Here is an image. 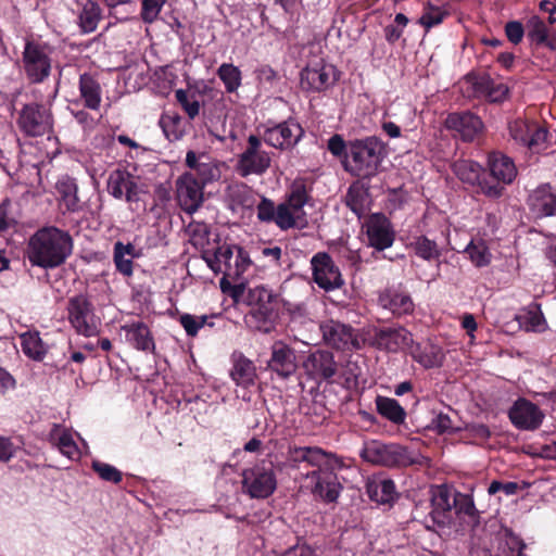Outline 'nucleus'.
<instances>
[{"label":"nucleus","instance_id":"1","mask_svg":"<svg viewBox=\"0 0 556 556\" xmlns=\"http://www.w3.org/2000/svg\"><path fill=\"white\" fill-rule=\"evenodd\" d=\"M73 238L68 231L55 226L38 229L28 241L27 256L33 266L54 269L72 255Z\"/></svg>","mask_w":556,"mask_h":556},{"label":"nucleus","instance_id":"2","mask_svg":"<svg viewBox=\"0 0 556 556\" xmlns=\"http://www.w3.org/2000/svg\"><path fill=\"white\" fill-rule=\"evenodd\" d=\"M388 155L387 143L377 136L350 140L349 160H342L346 173L369 180L381 170Z\"/></svg>","mask_w":556,"mask_h":556},{"label":"nucleus","instance_id":"3","mask_svg":"<svg viewBox=\"0 0 556 556\" xmlns=\"http://www.w3.org/2000/svg\"><path fill=\"white\" fill-rule=\"evenodd\" d=\"M245 301L250 306V311L244 316L247 326L266 334L275 331L280 313L278 294L264 286H256L248 290Z\"/></svg>","mask_w":556,"mask_h":556},{"label":"nucleus","instance_id":"4","mask_svg":"<svg viewBox=\"0 0 556 556\" xmlns=\"http://www.w3.org/2000/svg\"><path fill=\"white\" fill-rule=\"evenodd\" d=\"M361 457L372 465L396 468L424 466L428 463L427 457L406 446L396 443H382L377 440L369 441L364 445Z\"/></svg>","mask_w":556,"mask_h":556},{"label":"nucleus","instance_id":"5","mask_svg":"<svg viewBox=\"0 0 556 556\" xmlns=\"http://www.w3.org/2000/svg\"><path fill=\"white\" fill-rule=\"evenodd\" d=\"M242 491L251 498L264 500L277 489V476L271 460L262 459L242 471Z\"/></svg>","mask_w":556,"mask_h":556},{"label":"nucleus","instance_id":"6","mask_svg":"<svg viewBox=\"0 0 556 556\" xmlns=\"http://www.w3.org/2000/svg\"><path fill=\"white\" fill-rule=\"evenodd\" d=\"M53 48L39 38L26 37L23 51V67L28 80L42 83L51 72Z\"/></svg>","mask_w":556,"mask_h":556},{"label":"nucleus","instance_id":"7","mask_svg":"<svg viewBox=\"0 0 556 556\" xmlns=\"http://www.w3.org/2000/svg\"><path fill=\"white\" fill-rule=\"evenodd\" d=\"M271 164L269 152L263 149L262 139L256 135H250L247 147L238 156L236 164L237 174L245 178L251 175L263 176Z\"/></svg>","mask_w":556,"mask_h":556},{"label":"nucleus","instance_id":"8","mask_svg":"<svg viewBox=\"0 0 556 556\" xmlns=\"http://www.w3.org/2000/svg\"><path fill=\"white\" fill-rule=\"evenodd\" d=\"M16 125L27 137H41L52 131L53 115L42 103L24 104L18 112Z\"/></svg>","mask_w":556,"mask_h":556},{"label":"nucleus","instance_id":"9","mask_svg":"<svg viewBox=\"0 0 556 556\" xmlns=\"http://www.w3.org/2000/svg\"><path fill=\"white\" fill-rule=\"evenodd\" d=\"M303 369L307 377L318 384L321 382L332 384L339 375V363L332 352L317 349L306 356L303 362Z\"/></svg>","mask_w":556,"mask_h":556},{"label":"nucleus","instance_id":"10","mask_svg":"<svg viewBox=\"0 0 556 556\" xmlns=\"http://www.w3.org/2000/svg\"><path fill=\"white\" fill-rule=\"evenodd\" d=\"M454 174L468 185H478L482 194L488 198L497 199L503 194L504 186L498 182H490L485 177L482 166L470 160H459L453 165Z\"/></svg>","mask_w":556,"mask_h":556},{"label":"nucleus","instance_id":"11","mask_svg":"<svg viewBox=\"0 0 556 556\" xmlns=\"http://www.w3.org/2000/svg\"><path fill=\"white\" fill-rule=\"evenodd\" d=\"M337 81V70L319 58L309 61L301 71L300 84L305 91L321 92L330 88Z\"/></svg>","mask_w":556,"mask_h":556},{"label":"nucleus","instance_id":"12","mask_svg":"<svg viewBox=\"0 0 556 556\" xmlns=\"http://www.w3.org/2000/svg\"><path fill=\"white\" fill-rule=\"evenodd\" d=\"M305 131L294 118L267 125L263 134V140L268 146L280 151L292 150L303 138Z\"/></svg>","mask_w":556,"mask_h":556},{"label":"nucleus","instance_id":"13","mask_svg":"<svg viewBox=\"0 0 556 556\" xmlns=\"http://www.w3.org/2000/svg\"><path fill=\"white\" fill-rule=\"evenodd\" d=\"M68 321L78 334L92 337L98 332L93 305L86 295L79 294L67 302Z\"/></svg>","mask_w":556,"mask_h":556},{"label":"nucleus","instance_id":"14","mask_svg":"<svg viewBox=\"0 0 556 556\" xmlns=\"http://www.w3.org/2000/svg\"><path fill=\"white\" fill-rule=\"evenodd\" d=\"M306 478L309 480L307 488L315 498L327 504L338 501L343 486L333 470L328 467L313 469L306 473Z\"/></svg>","mask_w":556,"mask_h":556},{"label":"nucleus","instance_id":"15","mask_svg":"<svg viewBox=\"0 0 556 556\" xmlns=\"http://www.w3.org/2000/svg\"><path fill=\"white\" fill-rule=\"evenodd\" d=\"M311 268L314 282L325 291L340 289L344 279L331 255L327 252H317L311 258Z\"/></svg>","mask_w":556,"mask_h":556},{"label":"nucleus","instance_id":"16","mask_svg":"<svg viewBox=\"0 0 556 556\" xmlns=\"http://www.w3.org/2000/svg\"><path fill=\"white\" fill-rule=\"evenodd\" d=\"M325 343L338 351H354L362 348L355 329L346 324L329 319L319 326Z\"/></svg>","mask_w":556,"mask_h":556},{"label":"nucleus","instance_id":"17","mask_svg":"<svg viewBox=\"0 0 556 556\" xmlns=\"http://www.w3.org/2000/svg\"><path fill=\"white\" fill-rule=\"evenodd\" d=\"M444 126L454 134V137L465 142L478 139L484 130L481 117L471 111L450 113L445 118Z\"/></svg>","mask_w":556,"mask_h":556},{"label":"nucleus","instance_id":"18","mask_svg":"<svg viewBox=\"0 0 556 556\" xmlns=\"http://www.w3.org/2000/svg\"><path fill=\"white\" fill-rule=\"evenodd\" d=\"M368 245L377 251H384L392 247L395 231L391 220L383 213L370 214L363 225Z\"/></svg>","mask_w":556,"mask_h":556},{"label":"nucleus","instance_id":"19","mask_svg":"<svg viewBox=\"0 0 556 556\" xmlns=\"http://www.w3.org/2000/svg\"><path fill=\"white\" fill-rule=\"evenodd\" d=\"M545 415L542 409L525 397H518L508 409V418L515 428L526 431L539 429Z\"/></svg>","mask_w":556,"mask_h":556},{"label":"nucleus","instance_id":"20","mask_svg":"<svg viewBox=\"0 0 556 556\" xmlns=\"http://www.w3.org/2000/svg\"><path fill=\"white\" fill-rule=\"evenodd\" d=\"M205 186L197 181L194 174H182L176 180L177 200L186 213L193 214L203 203Z\"/></svg>","mask_w":556,"mask_h":556},{"label":"nucleus","instance_id":"21","mask_svg":"<svg viewBox=\"0 0 556 556\" xmlns=\"http://www.w3.org/2000/svg\"><path fill=\"white\" fill-rule=\"evenodd\" d=\"M267 367L282 379L293 376L298 368L294 349L283 341H275L270 349Z\"/></svg>","mask_w":556,"mask_h":556},{"label":"nucleus","instance_id":"22","mask_svg":"<svg viewBox=\"0 0 556 556\" xmlns=\"http://www.w3.org/2000/svg\"><path fill=\"white\" fill-rule=\"evenodd\" d=\"M108 192L115 199L123 198L128 202L139 201V186L134 175L126 169H115L110 173L106 182Z\"/></svg>","mask_w":556,"mask_h":556},{"label":"nucleus","instance_id":"23","mask_svg":"<svg viewBox=\"0 0 556 556\" xmlns=\"http://www.w3.org/2000/svg\"><path fill=\"white\" fill-rule=\"evenodd\" d=\"M413 343V334L404 327L379 328L372 337V345L377 349L390 353H396L400 350H409Z\"/></svg>","mask_w":556,"mask_h":556},{"label":"nucleus","instance_id":"24","mask_svg":"<svg viewBox=\"0 0 556 556\" xmlns=\"http://www.w3.org/2000/svg\"><path fill=\"white\" fill-rule=\"evenodd\" d=\"M488 168L490 182H498L501 186L511 184L517 176L513 159L498 151L489 154Z\"/></svg>","mask_w":556,"mask_h":556},{"label":"nucleus","instance_id":"25","mask_svg":"<svg viewBox=\"0 0 556 556\" xmlns=\"http://www.w3.org/2000/svg\"><path fill=\"white\" fill-rule=\"evenodd\" d=\"M58 200L61 206L68 213H79L85 208V203L78 195V185L75 178L64 175L55 182Z\"/></svg>","mask_w":556,"mask_h":556},{"label":"nucleus","instance_id":"26","mask_svg":"<svg viewBox=\"0 0 556 556\" xmlns=\"http://www.w3.org/2000/svg\"><path fill=\"white\" fill-rule=\"evenodd\" d=\"M186 165L190 172L186 174H194L197 181L203 186L218 178V168L213 164L211 157L205 154H197L190 150L186 155Z\"/></svg>","mask_w":556,"mask_h":556},{"label":"nucleus","instance_id":"27","mask_svg":"<svg viewBox=\"0 0 556 556\" xmlns=\"http://www.w3.org/2000/svg\"><path fill=\"white\" fill-rule=\"evenodd\" d=\"M231 363L230 378L238 387L248 389L256 383V366L243 353L233 352Z\"/></svg>","mask_w":556,"mask_h":556},{"label":"nucleus","instance_id":"28","mask_svg":"<svg viewBox=\"0 0 556 556\" xmlns=\"http://www.w3.org/2000/svg\"><path fill=\"white\" fill-rule=\"evenodd\" d=\"M528 205L539 216H555L556 192L549 184H543L530 193Z\"/></svg>","mask_w":556,"mask_h":556},{"label":"nucleus","instance_id":"29","mask_svg":"<svg viewBox=\"0 0 556 556\" xmlns=\"http://www.w3.org/2000/svg\"><path fill=\"white\" fill-rule=\"evenodd\" d=\"M453 496L446 488H438L431 497V510L429 516L433 523L444 527L452 520Z\"/></svg>","mask_w":556,"mask_h":556},{"label":"nucleus","instance_id":"30","mask_svg":"<svg viewBox=\"0 0 556 556\" xmlns=\"http://www.w3.org/2000/svg\"><path fill=\"white\" fill-rule=\"evenodd\" d=\"M79 99L84 108L91 111H99L102 102V87L98 78L90 74L84 73L78 80Z\"/></svg>","mask_w":556,"mask_h":556},{"label":"nucleus","instance_id":"31","mask_svg":"<svg viewBox=\"0 0 556 556\" xmlns=\"http://www.w3.org/2000/svg\"><path fill=\"white\" fill-rule=\"evenodd\" d=\"M366 493L378 505L392 506L397 500L395 483L388 478H372L366 483Z\"/></svg>","mask_w":556,"mask_h":556},{"label":"nucleus","instance_id":"32","mask_svg":"<svg viewBox=\"0 0 556 556\" xmlns=\"http://www.w3.org/2000/svg\"><path fill=\"white\" fill-rule=\"evenodd\" d=\"M408 353L425 369L441 367L445 357L443 350L439 345L415 343L414 341L409 346Z\"/></svg>","mask_w":556,"mask_h":556},{"label":"nucleus","instance_id":"33","mask_svg":"<svg viewBox=\"0 0 556 556\" xmlns=\"http://www.w3.org/2000/svg\"><path fill=\"white\" fill-rule=\"evenodd\" d=\"M127 341L137 350L155 352V343L150 328L143 321H135L123 326Z\"/></svg>","mask_w":556,"mask_h":556},{"label":"nucleus","instance_id":"34","mask_svg":"<svg viewBox=\"0 0 556 556\" xmlns=\"http://www.w3.org/2000/svg\"><path fill=\"white\" fill-rule=\"evenodd\" d=\"M369 187L359 181L353 182L345 194V205L358 217L366 215L368 211Z\"/></svg>","mask_w":556,"mask_h":556},{"label":"nucleus","instance_id":"35","mask_svg":"<svg viewBox=\"0 0 556 556\" xmlns=\"http://www.w3.org/2000/svg\"><path fill=\"white\" fill-rule=\"evenodd\" d=\"M23 353L30 359L41 362L48 353L39 331L28 330L20 336Z\"/></svg>","mask_w":556,"mask_h":556},{"label":"nucleus","instance_id":"36","mask_svg":"<svg viewBox=\"0 0 556 556\" xmlns=\"http://www.w3.org/2000/svg\"><path fill=\"white\" fill-rule=\"evenodd\" d=\"M274 224L282 231L292 228L302 229L307 226L306 214L305 212L298 214L282 202L277 205Z\"/></svg>","mask_w":556,"mask_h":556},{"label":"nucleus","instance_id":"37","mask_svg":"<svg viewBox=\"0 0 556 556\" xmlns=\"http://www.w3.org/2000/svg\"><path fill=\"white\" fill-rule=\"evenodd\" d=\"M327 454L320 447H290L289 460L294 464L307 463L308 465L316 467V469L323 468L326 463Z\"/></svg>","mask_w":556,"mask_h":556},{"label":"nucleus","instance_id":"38","mask_svg":"<svg viewBox=\"0 0 556 556\" xmlns=\"http://www.w3.org/2000/svg\"><path fill=\"white\" fill-rule=\"evenodd\" d=\"M375 403L378 414L387 420L394 425L405 422L406 412L395 399L377 395Z\"/></svg>","mask_w":556,"mask_h":556},{"label":"nucleus","instance_id":"39","mask_svg":"<svg viewBox=\"0 0 556 556\" xmlns=\"http://www.w3.org/2000/svg\"><path fill=\"white\" fill-rule=\"evenodd\" d=\"M380 302L386 308H389L394 315H408L414 312V302L409 294L399 291H390L380 298Z\"/></svg>","mask_w":556,"mask_h":556},{"label":"nucleus","instance_id":"40","mask_svg":"<svg viewBox=\"0 0 556 556\" xmlns=\"http://www.w3.org/2000/svg\"><path fill=\"white\" fill-rule=\"evenodd\" d=\"M237 244H227L224 243L218 245L212 254H210V250L203 251V258L206 261L208 267L215 271H220L222 263L225 264L228 270L231 269L230 261L232 260L233 252L236 251Z\"/></svg>","mask_w":556,"mask_h":556},{"label":"nucleus","instance_id":"41","mask_svg":"<svg viewBox=\"0 0 556 556\" xmlns=\"http://www.w3.org/2000/svg\"><path fill=\"white\" fill-rule=\"evenodd\" d=\"M311 200V194L307 189L306 182L304 179H295L291 186L290 190L286 195L285 204L295 211L298 214H302L303 207Z\"/></svg>","mask_w":556,"mask_h":556},{"label":"nucleus","instance_id":"42","mask_svg":"<svg viewBox=\"0 0 556 556\" xmlns=\"http://www.w3.org/2000/svg\"><path fill=\"white\" fill-rule=\"evenodd\" d=\"M101 20V9L92 0H85L78 14V23L84 33H92L97 29Z\"/></svg>","mask_w":556,"mask_h":556},{"label":"nucleus","instance_id":"43","mask_svg":"<svg viewBox=\"0 0 556 556\" xmlns=\"http://www.w3.org/2000/svg\"><path fill=\"white\" fill-rule=\"evenodd\" d=\"M410 249L416 256L426 262L438 261L442 255L438 243L425 235L415 237L414 241L410 243Z\"/></svg>","mask_w":556,"mask_h":556},{"label":"nucleus","instance_id":"44","mask_svg":"<svg viewBox=\"0 0 556 556\" xmlns=\"http://www.w3.org/2000/svg\"><path fill=\"white\" fill-rule=\"evenodd\" d=\"M453 509L457 515H464L468 517V522H470L472 526L479 525V511L476 508L473 500L470 495L459 492L454 493Z\"/></svg>","mask_w":556,"mask_h":556},{"label":"nucleus","instance_id":"45","mask_svg":"<svg viewBox=\"0 0 556 556\" xmlns=\"http://www.w3.org/2000/svg\"><path fill=\"white\" fill-rule=\"evenodd\" d=\"M465 253L468 255L471 263L478 268L490 265L492 261V254L483 240L476 241L472 239L467 244Z\"/></svg>","mask_w":556,"mask_h":556},{"label":"nucleus","instance_id":"46","mask_svg":"<svg viewBox=\"0 0 556 556\" xmlns=\"http://www.w3.org/2000/svg\"><path fill=\"white\" fill-rule=\"evenodd\" d=\"M160 126L169 141L180 140L185 135L182 117L178 114H163L160 118Z\"/></svg>","mask_w":556,"mask_h":556},{"label":"nucleus","instance_id":"47","mask_svg":"<svg viewBox=\"0 0 556 556\" xmlns=\"http://www.w3.org/2000/svg\"><path fill=\"white\" fill-rule=\"evenodd\" d=\"M467 80L470 83L473 94L476 98L489 100V93L493 91L497 80L493 79L489 74H475L467 75Z\"/></svg>","mask_w":556,"mask_h":556},{"label":"nucleus","instance_id":"48","mask_svg":"<svg viewBox=\"0 0 556 556\" xmlns=\"http://www.w3.org/2000/svg\"><path fill=\"white\" fill-rule=\"evenodd\" d=\"M191 244L197 249L206 250L210 244L211 228L203 222L192 220L187 227Z\"/></svg>","mask_w":556,"mask_h":556},{"label":"nucleus","instance_id":"49","mask_svg":"<svg viewBox=\"0 0 556 556\" xmlns=\"http://www.w3.org/2000/svg\"><path fill=\"white\" fill-rule=\"evenodd\" d=\"M217 75L224 83L227 92H235L241 85V72L232 64H222L217 71Z\"/></svg>","mask_w":556,"mask_h":556},{"label":"nucleus","instance_id":"50","mask_svg":"<svg viewBox=\"0 0 556 556\" xmlns=\"http://www.w3.org/2000/svg\"><path fill=\"white\" fill-rule=\"evenodd\" d=\"M175 97L189 119H194L199 115L201 105L194 93L190 94L187 90L178 89Z\"/></svg>","mask_w":556,"mask_h":556},{"label":"nucleus","instance_id":"51","mask_svg":"<svg viewBox=\"0 0 556 556\" xmlns=\"http://www.w3.org/2000/svg\"><path fill=\"white\" fill-rule=\"evenodd\" d=\"M91 468L103 481L117 484L123 479L122 471L108 463L92 460Z\"/></svg>","mask_w":556,"mask_h":556},{"label":"nucleus","instance_id":"52","mask_svg":"<svg viewBox=\"0 0 556 556\" xmlns=\"http://www.w3.org/2000/svg\"><path fill=\"white\" fill-rule=\"evenodd\" d=\"M207 316H194L191 314H181L179 316V324L184 327L187 336L195 337L201 328L205 325L213 326L212 323L207 321Z\"/></svg>","mask_w":556,"mask_h":556},{"label":"nucleus","instance_id":"53","mask_svg":"<svg viewBox=\"0 0 556 556\" xmlns=\"http://www.w3.org/2000/svg\"><path fill=\"white\" fill-rule=\"evenodd\" d=\"M532 125L533 123L520 118L515 119L509 123V135L517 143L526 147L528 143L527 139H529L531 135Z\"/></svg>","mask_w":556,"mask_h":556},{"label":"nucleus","instance_id":"54","mask_svg":"<svg viewBox=\"0 0 556 556\" xmlns=\"http://www.w3.org/2000/svg\"><path fill=\"white\" fill-rule=\"evenodd\" d=\"M58 447L60 452L70 459H78L80 457L77 444L75 443L72 434L66 430L62 431L60 434L58 439Z\"/></svg>","mask_w":556,"mask_h":556},{"label":"nucleus","instance_id":"55","mask_svg":"<svg viewBox=\"0 0 556 556\" xmlns=\"http://www.w3.org/2000/svg\"><path fill=\"white\" fill-rule=\"evenodd\" d=\"M327 148L329 152L336 156L342 160H349V153H350V140L345 141L341 135H333L329 138Z\"/></svg>","mask_w":556,"mask_h":556},{"label":"nucleus","instance_id":"56","mask_svg":"<svg viewBox=\"0 0 556 556\" xmlns=\"http://www.w3.org/2000/svg\"><path fill=\"white\" fill-rule=\"evenodd\" d=\"M277 206L274 201L262 197L260 203L256 205V216L261 223L270 224L275 222Z\"/></svg>","mask_w":556,"mask_h":556},{"label":"nucleus","instance_id":"57","mask_svg":"<svg viewBox=\"0 0 556 556\" xmlns=\"http://www.w3.org/2000/svg\"><path fill=\"white\" fill-rule=\"evenodd\" d=\"M357 367L348 366L345 369L339 364V375L336 377L334 383L342 386L346 390L355 389L358 384Z\"/></svg>","mask_w":556,"mask_h":556},{"label":"nucleus","instance_id":"58","mask_svg":"<svg viewBox=\"0 0 556 556\" xmlns=\"http://www.w3.org/2000/svg\"><path fill=\"white\" fill-rule=\"evenodd\" d=\"M530 134L531 135L529 139H527L528 143L526 147L532 151H539L543 149L548 136L547 129L539 126L536 123H533Z\"/></svg>","mask_w":556,"mask_h":556},{"label":"nucleus","instance_id":"59","mask_svg":"<svg viewBox=\"0 0 556 556\" xmlns=\"http://www.w3.org/2000/svg\"><path fill=\"white\" fill-rule=\"evenodd\" d=\"M431 428L439 434L453 433L456 431L453 420L447 413L440 412L431 421Z\"/></svg>","mask_w":556,"mask_h":556},{"label":"nucleus","instance_id":"60","mask_svg":"<svg viewBox=\"0 0 556 556\" xmlns=\"http://www.w3.org/2000/svg\"><path fill=\"white\" fill-rule=\"evenodd\" d=\"M113 262L116 270L124 277H131L134 274V260L122 252L113 250Z\"/></svg>","mask_w":556,"mask_h":556},{"label":"nucleus","instance_id":"61","mask_svg":"<svg viewBox=\"0 0 556 556\" xmlns=\"http://www.w3.org/2000/svg\"><path fill=\"white\" fill-rule=\"evenodd\" d=\"M166 0H142V18L144 22H153L160 14Z\"/></svg>","mask_w":556,"mask_h":556},{"label":"nucleus","instance_id":"62","mask_svg":"<svg viewBox=\"0 0 556 556\" xmlns=\"http://www.w3.org/2000/svg\"><path fill=\"white\" fill-rule=\"evenodd\" d=\"M519 490L520 486L517 482H502L498 480H493L488 488V493L490 495H495L498 492H503L505 495L510 496L517 494Z\"/></svg>","mask_w":556,"mask_h":556},{"label":"nucleus","instance_id":"63","mask_svg":"<svg viewBox=\"0 0 556 556\" xmlns=\"http://www.w3.org/2000/svg\"><path fill=\"white\" fill-rule=\"evenodd\" d=\"M446 16V12L441 10L440 8L430 7L420 17V23L426 27L430 28L434 25L440 24L444 17Z\"/></svg>","mask_w":556,"mask_h":556},{"label":"nucleus","instance_id":"64","mask_svg":"<svg viewBox=\"0 0 556 556\" xmlns=\"http://www.w3.org/2000/svg\"><path fill=\"white\" fill-rule=\"evenodd\" d=\"M235 275L239 276L251 265L249 253L240 245L236 247Z\"/></svg>","mask_w":556,"mask_h":556}]
</instances>
